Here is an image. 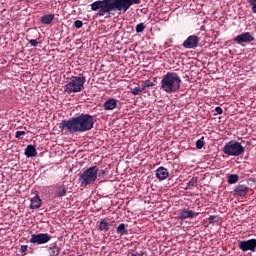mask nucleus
Listing matches in <instances>:
<instances>
[{"mask_svg": "<svg viewBox=\"0 0 256 256\" xmlns=\"http://www.w3.org/2000/svg\"><path fill=\"white\" fill-rule=\"evenodd\" d=\"M133 5H141V0H97L90 7L91 11H98V17L115 15V13H125Z\"/></svg>", "mask_w": 256, "mask_h": 256, "instance_id": "1", "label": "nucleus"}, {"mask_svg": "<svg viewBox=\"0 0 256 256\" xmlns=\"http://www.w3.org/2000/svg\"><path fill=\"white\" fill-rule=\"evenodd\" d=\"M94 125L95 117L91 114L82 113L68 120H62L58 127L61 131H67V133H87V131L93 129Z\"/></svg>", "mask_w": 256, "mask_h": 256, "instance_id": "2", "label": "nucleus"}, {"mask_svg": "<svg viewBox=\"0 0 256 256\" xmlns=\"http://www.w3.org/2000/svg\"><path fill=\"white\" fill-rule=\"evenodd\" d=\"M181 76L177 72H167L162 76L160 87L164 93H177L181 89Z\"/></svg>", "mask_w": 256, "mask_h": 256, "instance_id": "3", "label": "nucleus"}, {"mask_svg": "<svg viewBox=\"0 0 256 256\" xmlns=\"http://www.w3.org/2000/svg\"><path fill=\"white\" fill-rule=\"evenodd\" d=\"M87 79L85 76H71L68 83L64 86V93L71 95L72 93H81L85 89Z\"/></svg>", "mask_w": 256, "mask_h": 256, "instance_id": "4", "label": "nucleus"}, {"mask_svg": "<svg viewBox=\"0 0 256 256\" xmlns=\"http://www.w3.org/2000/svg\"><path fill=\"white\" fill-rule=\"evenodd\" d=\"M99 175V167L91 166L84 170L79 175V183L81 187H87V185H93L95 181H97V177Z\"/></svg>", "mask_w": 256, "mask_h": 256, "instance_id": "5", "label": "nucleus"}, {"mask_svg": "<svg viewBox=\"0 0 256 256\" xmlns=\"http://www.w3.org/2000/svg\"><path fill=\"white\" fill-rule=\"evenodd\" d=\"M245 153V147L240 142L232 140L223 147V154L228 157H239Z\"/></svg>", "mask_w": 256, "mask_h": 256, "instance_id": "6", "label": "nucleus"}, {"mask_svg": "<svg viewBox=\"0 0 256 256\" xmlns=\"http://www.w3.org/2000/svg\"><path fill=\"white\" fill-rule=\"evenodd\" d=\"M51 239H53V237L49 235V233L32 234L30 243H32V245H45L49 243Z\"/></svg>", "mask_w": 256, "mask_h": 256, "instance_id": "7", "label": "nucleus"}, {"mask_svg": "<svg viewBox=\"0 0 256 256\" xmlns=\"http://www.w3.org/2000/svg\"><path fill=\"white\" fill-rule=\"evenodd\" d=\"M238 247L241 251H252L255 252L256 249V239L252 238L250 240H242L238 242Z\"/></svg>", "mask_w": 256, "mask_h": 256, "instance_id": "8", "label": "nucleus"}, {"mask_svg": "<svg viewBox=\"0 0 256 256\" xmlns=\"http://www.w3.org/2000/svg\"><path fill=\"white\" fill-rule=\"evenodd\" d=\"M199 45V37L196 35L189 36L182 44L184 49H195Z\"/></svg>", "mask_w": 256, "mask_h": 256, "instance_id": "9", "label": "nucleus"}, {"mask_svg": "<svg viewBox=\"0 0 256 256\" xmlns=\"http://www.w3.org/2000/svg\"><path fill=\"white\" fill-rule=\"evenodd\" d=\"M195 217H199V213L184 208L180 210L178 219H180L181 221H185V219H195Z\"/></svg>", "mask_w": 256, "mask_h": 256, "instance_id": "10", "label": "nucleus"}, {"mask_svg": "<svg viewBox=\"0 0 256 256\" xmlns=\"http://www.w3.org/2000/svg\"><path fill=\"white\" fill-rule=\"evenodd\" d=\"M234 41L241 45V43H251V41H255V37H253L250 32H244L236 36Z\"/></svg>", "mask_w": 256, "mask_h": 256, "instance_id": "11", "label": "nucleus"}, {"mask_svg": "<svg viewBox=\"0 0 256 256\" xmlns=\"http://www.w3.org/2000/svg\"><path fill=\"white\" fill-rule=\"evenodd\" d=\"M233 193L237 197H246L249 193V187L245 184H239L234 188Z\"/></svg>", "mask_w": 256, "mask_h": 256, "instance_id": "12", "label": "nucleus"}, {"mask_svg": "<svg viewBox=\"0 0 256 256\" xmlns=\"http://www.w3.org/2000/svg\"><path fill=\"white\" fill-rule=\"evenodd\" d=\"M156 177L159 181H165L169 177V170L167 168L160 166L156 170Z\"/></svg>", "mask_w": 256, "mask_h": 256, "instance_id": "13", "label": "nucleus"}, {"mask_svg": "<svg viewBox=\"0 0 256 256\" xmlns=\"http://www.w3.org/2000/svg\"><path fill=\"white\" fill-rule=\"evenodd\" d=\"M105 111H113V109H117V99L110 98L106 100L103 104Z\"/></svg>", "mask_w": 256, "mask_h": 256, "instance_id": "14", "label": "nucleus"}, {"mask_svg": "<svg viewBox=\"0 0 256 256\" xmlns=\"http://www.w3.org/2000/svg\"><path fill=\"white\" fill-rule=\"evenodd\" d=\"M43 201L39 197V194H36L34 198L31 199L30 209H39Z\"/></svg>", "mask_w": 256, "mask_h": 256, "instance_id": "15", "label": "nucleus"}, {"mask_svg": "<svg viewBox=\"0 0 256 256\" xmlns=\"http://www.w3.org/2000/svg\"><path fill=\"white\" fill-rule=\"evenodd\" d=\"M43 25H51L55 21V14H46L40 18Z\"/></svg>", "mask_w": 256, "mask_h": 256, "instance_id": "16", "label": "nucleus"}, {"mask_svg": "<svg viewBox=\"0 0 256 256\" xmlns=\"http://www.w3.org/2000/svg\"><path fill=\"white\" fill-rule=\"evenodd\" d=\"M24 155H26L28 159L31 157H37V148H35V145H28L25 149Z\"/></svg>", "mask_w": 256, "mask_h": 256, "instance_id": "17", "label": "nucleus"}, {"mask_svg": "<svg viewBox=\"0 0 256 256\" xmlns=\"http://www.w3.org/2000/svg\"><path fill=\"white\" fill-rule=\"evenodd\" d=\"M48 252L50 256H58L61 253V247L57 246V244H50Z\"/></svg>", "mask_w": 256, "mask_h": 256, "instance_id": "18", "label": "nucleus"}, {"mask_svg": "<svg viewBox=\"0 0 256 256\" xmlns=\"http://www.w3.org/2000/svg\"><path fill=\"white\" fill-rule=\"evenodd\" d=\"M98 223V231H104L105 233L109 231V221L107 219H101Z\"/></svg>", "mask_w": 256, "mask_h": 256, "instance_id": "19", "label": "nucleus"}, {"mask_svg": "<svg viewBox=\"0 0 256 256\" xmlns=\"http://www.w3.org/2000/svg\"><path fill=\"white\" fill-rule=\"evenodd\" d=\"M65 195H67V188L65 187V185L58 186L55 193V197L59 199L61 197H65Z\"/></svg>", "mask_w": 256, "mask_h": 256, "instance_id": "20", "label": "nucleus"}, {"mask_svg": "<svg viewBox=\"0 0 256 256\" xmlns=\"http://www.w3.org/2000/svg\"><path fill=\"white\" fill-rule=\"evenodd\" d=\"M127 227H129V225H127L125 223H121L116 228V233H118V235H127V233H128Z\"/></svg>", "mask_w": 256, "mask_h": 256, "instance_id": "21", "label": "nucleus"}, {"mask_svg": "<svg viewBox=\"0 0 256 256\" xmlns=\"http://www.w3.org/2000/svg\"><path fill=\"white\" fill-rule=\"evenodd\" d=\"M237 181H239V175H237V174H230L228 176V183H229V185H233V184L237 183Z\"/></svg>", "mask_w": 256, "mask_h": 256, "instance_id": "22", "label": "nucleus"}, {"mask_svg": "<svg viewBox=\"0 0 256 256\" xmlns=\"http://www.w3.org/2000/svg\"><path fill=\"white\" fill-rule=\"evenodd\" d=\"M196 147L198 149H203V147H205V136H202L201 139L196 141Z\"/></svg>", "mask_w": 256, "mask_h": 256, "instance_id": "23", "label": "nucleus"}, {"mask_svg": "<svg viewBox=\"0 0 256 256\" xmlns=\"http://www.w3.org/2000/svg\"><path fill=\"white\" fill-rule=\"evenodd\" d=\"M199 178L197 177H193L189 182H188V185H187V189H191L192 187H197V181H198Z\"/></svg>", "mask_w": 256, "mask_h": 256, "instance_id": "24", "label": "nucleus"}, {"mask_svg": "<svg viewBox=\"0 0 256 256\" xmlns=\"http://www.w3.org/2000/svg\"><path fill=\"white\" fill-rule=\"evenodd\" d=\"M147 29V26H145V23H139L136 25V33H143Z\"/></svg>", "mask_w": 256, "mask_h": 256, "instance_id": "25", "label": "nucleus"}, {"mask_svg": "<svg viewBox=\"0 0 256 256\" xmlns=\"http://www.w3.org/2000/svg\"><path fill=\"white\" fill-rule=\"evenodd\" d=\"M252 13H256V0H248Z\"/></svg>", "mask_w": 256, "mask_h": 256, "instance_id": "26", "label": "nucleus"}, {"mask_svg": "<svg viewBox=\"0 0 256 256\" xmlns=\"http://www.w3.org/2000/svg\"><path fill=\"white\" fill-rule=\"evenodd\" d=\"M143 255H145L143 251H140V252L132 251L127 254V256H143Z\"/></svg>", "mask_w": 256, "mask_h": 256, "instance_id": "27", "label": "nucleus"}, {"mask_svg": "<svg viewBox=\"0 0 256 256\" xmlns=\"http://www.w3.org/2000/svg\"><path fill=\"white\" fill-rule=\"evenodd\" d=\"M23 135H27L25 131H16L15 137L16 139H23Z\"/></svg>", "mask_w": 256, "mask_h": 256, "instance_id": "28", "label": "nucleus"}, {"mask_svg": "<svg viewBox=\"0 0 256 256\" xmlns=\"http://www.w3.org/2000/svg\"><path fill=\"white\" fill-rule=\"evenodd\" d=\"M142 83H144V87H155V83L151 82V80H145Z\"/></svg>", "mask_w": 256, "mask_h": 256, "instance_id": "29", "label": "nucleus"}, {"mask_svg": "<svg viewBox=\"0 0 256 256\" xmlns=\"http://www.w3.org/2000/svg\"><path fill=\"white\" fill-rule=\"evenodd\" d=\"M131 93L132 95H139L140 93H142V91H141V88L135 87L131 89Z\"/></svg>", "mask_w": 256, "mask_h": 256, "instance_id": "30", "label": "nucleus"}, {"mask_svg": "<svg viewBox=\"0 0 256 256\" xmlns=\"http://www.w3.org/2000/svg\"><path fill=\"white\" fill-rule=\"evenodd\" d=\"M74 27H76V29H81V27H83V21L81 20H76L74 22Z\"/></svg>", "mask_w": 256, "mask_h": 256, "instance_id": "31", "label": "nucleus"}, {"mask_svg": "<svg viewBox=\"0 0 256 256\" xmlns=\"http://www.w3.org/2000/svg\"><path fill=\"white\" fill-rule=\"evenodd\" d=\"M98 175L99 177H107L109 175V172H107L106 170H98Z\"/></svg>", "mask_w": 256, "mask_h": 256, "instance_id": "32", "label": "nucleus"}, {"mask_svg": "<svg viewBox=\"0 0 256 256\" xmlns=\"http://www.w3.org/2000/svg\"><path fill=\"white\" fill-rule=\"evenodd\" d=\"M29 246L27 245H21L20 247V253H24V255H27V249Z\"/></svg>", "mask_w": 256, "mask_h": 256, "instance_id": "33", "label": "nucleus"}, {"mask_svg": "<svg viewBox=\"0 0 256 256\" xmlns=\"http://www.w3.org/2000/svg\"><path fill=\"white\" fill-rule=\"evenodd\" d=\"M29 43L32 47H37L39 45V42H37L35 39H31Z\"/></svg>", "mask_w": 256, "mask_h": 256, "instance_id": "34", "label": "nucleus"}, {"mask_svg": "<svg viewBox=\"0 0 256 256\" xmlns=\"http://www.w3.org/2000/svg\"><path fill=\"white\" fill-rule=\"evenodd\" d=\"M215 112H216V115H223V108L218 106L215 108Z\"/></svg>", "mask_w": 256, "mask_h": 256, "instance_id": "35", "label": "nucleus"}, {"mask_svg": "<svg viewBox=\"0 0 256 256\" xmlns=\"http://www.w3.org/2000/svg\"><path fill=\"white\" fill-rule=\"evenodd\" d=\"M214 219H217V216H215V215H210L209 217H208V221H209V223H210V225H213V220Z\"/></svg>", "mask_w": 256, "mask_h": 256, "instance_id": "36", "label": "nucleus"}, {"mask_svg": "<svg viewBox=\"0 0 256 256\" xmlns=\"http://www.w3.org/2000/svg\"><path fill=\"white\" fill-rule=\"evenodd\" d=\"M146 88H147V86H145V84H142V87L140 88V91H142V93H143V91H145Z\"/></svg>", "mask_w": 256, "mask_h": 256, "instance_id": "37", "label": "nucleus"}, {"mask_svg": "<svg viewBox=\"0 0 256 256\" xmlns=\"http://www.w3.org/2000/svg\"><path fill=\"white\" fill-rule=\"evenodd\" d=\"M0 95H1V90H0Z\"/></svg>", "mask_w": 256, "mask_h": 256, "instance_id": "38", "label": "nucleus"}]
</instances>
